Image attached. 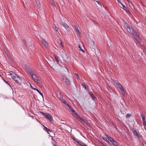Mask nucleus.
Masks as SVG:
<instances>
[{"mask_svg":"<svg viewBox=\"0 0 146 146\" xmlns=\"http://www.w3.org/2000/svg\"><path fill=\"white\" fill-rule=\"evenodd\" d=\"M10 75L13 79L18 84L21 85L22 83V79L21 77L19 76L15 72H11L10 73Z\"/></svg>","mask_w":146,"mask_h":146,"instance_id":"1","label":"nucleus"},{"mask_svg":"<svg viewBox=\"0 0 146 146\" xmlns=\"http://www.w3.org/2000/svg\"><path fill=\"white\" fill-rule=\"evenodd\" d=\"M124 26L128 32L132 34L133 35H134L136 33L135 30H133L132 27L130 26L125 21L124 22Z\"/></svg>","mask_w":146,"mask_h":146,"instance_id":"2","label":"nucleus"},{"mask_svg":"<svg viewBox=\"0 0 146 146\" xmlns=\"http://www.w3.org/2000/svg\"><path fill=\"white\" fill-rule=\"evenodd\" d=\"M74 117L76 118H77L80 119L82 121V123H84L83 125H85L89 126V124L88 122L87 121L82 118L78 115H76V116H74Z\"/></svg>","mask_w":146,"mask_h":146,"instance_id":"3","label":"nucleus"},{"mask_svg":"<svg viewBox=\"0 0 146 146\" xmlns=\"http://www.w3.org/2000/svg\"><path fill=\"white\" fill-rule=\"evenodd\" d=\"M31 76L34 80L38 83V86L40 87H41L42 85L40 83V81L39 80L38 77L35 74L31 75Z\"/></svg>","mask_w":146,"mask_h":146,"instance_id":"4","label":"nucleus"},{"mask_svg":"<svg viewBox=\"0 0 146 146\" xmlns=\"http://www.w3.org/2000/svg\"><path fill=\"white\" fill-rule=\"evenodd\" d=\"M41 113L43 114V115H44L48 119L50 122L52 123L53 122V119L52 118L51 116L49 113H44L43 112H42Z\"/></svg>","mask_w":146,"mask_h":146,"instance_id":"5","label":"nucleus"},{"mask_svg":"<svg viewBox=\"0 0 146 146\" xmlns=\"http://www.w3.org/2000/svg\"><path fill=\"white\" fill-rule=\"evenodd\" d=\"M132 131L134 136L135 137H137L139 139H140L141 137V136L138 134L136 130H134L133 129H132Z\"/></svg>","mask_w":146,"mask_h":146,"instance_id":"6","label":"nucleus"},{"mask_svg":"<svg viewBox=\"0 0 146 146\" xmlns=\"http://www.w3.org/2000/svg\"><path fill=\"white\" fill-rule=\"evenodd\" d=\"M134 35V37L135 38L136 41L138 44H140L141 41V40L140 39L139 36L137 35V33L136 34H135Z\"/></svg>","mask_w":146,"mask_h":146,"instance_id":"7","label":"nucleus"},{"mask_svg":"<svg viewBox=\"0 0 146 146\" xmlns=\"http://www.w3.org/2000/svg\"><path fill=\"white\" fill-rule=\"evenodd\" d=\"M62 26L64 27L67 30V31H70V28L68 26L66 23H63L62 24Z\"/></svg>","mask_w":146,"mask_h":146,"instance_id":"8","label":"nucleus"},{"mask_svg":"<svg viewBox=\"0 0 146 146\" xmlns=\"http://www.w3.org/2000/svg\"><path fill=\"white\" fill-rule=\"evenodd\" d=\"M63 80L65 82V83L68 85H69L70 84V82L69 80L67 79L66 77H64L62 78Z\"/></svg>","mask_w":146,"mask_h":146,"instance_id":"9","label":"nucleus"},{"mask_svg":"<svg viewBox=\"0 0 146 146\" xmlns=\"http://www.w3.org/2000/svg\"><path fill=\"white\" fill-rule=\"evenodd\" d=\"M43 127H44V130H45V131L47 132L50 135V133H49L50 132H51L52 131V130L50 131V130L47 127H46L45 126H43Z\"/></svg>","mask_w":146,"mask_h":146,"instance_id":"10","label":"nucleus"},{"mask_svg":"<svg viewBox=\"0 0 146 146\" xmlns=\"http://www.w3.org/2000/svg\"><path fill=\"white\" fill-rule=\"evenodd\" d=\"M42 44L45 47H48V45L47 43L44 40H41Z\"/></svg>","mask_w":146,"mask_h":146,"instance_id":"11","label":"nucleus"},{"mask_svg":"<svg viewBox=\"0 0 146 146\" xmlns=\"http://www.w3.org/2000/svg\"><path fill=\"white\" fill-rule=\"evenodd\" d=\"M77 143L81 146H87L84 143L80 141H77Z\"/></svg>","mask_w":146,"mask_h":146,"instance_id":"12","label":"nucleus"},{"mask_svg":"<svg viewBox=\"0 0 146 146\" xmlns=\"http://www.w3.org/2000/svg\"><path fill=\"white\" fill-rule=\"evenodd\" d=\"M68 107L70 109V110H71L75 114V115L74 116V117L75 116H76V115L78 114L76 113V112L73 109V108L70 106H68Z\"/></svg>","mask_w":146,"mask_h":146,"instance_id":"13","label":"nucleus"},{"mask_svg":"<svg viewBox=\"0 0 146 146\" xmlns=\"http://www.w3.org/2000/svg\"><path fill=\"white\" fill-rule=\"evenodd\" d=\"M115 83L117 86L120 89L123 88L121 84L119 82L115 81Z\"/></svg>","mask_w":146,"mask_h":146,"instance_id":"14","label":"nucleus"},{"mask_svg":"<svg viewBox=\"0 0 146 146\" xmlns=\"http://www.w3.org/2000/svg\"><path fill=\"white\" fill-rule=\"evenodd\" d=\"M27 70L31 76L34 74L32 70L29 68H27Z\"/></svg>","mask_w":146,"mask_h":146,"instance_id":"15","label":"nucleus"},{"mask_svg":"<svg viewBox=\"0 0 146 146\" xmlns=\"http://www.w3.org/2000/svg\"><path fill=\"white\" fill-rule=\"evenodd\" d=\"M75 29V30L77 32V35L78 36H80V32L79 31L78 27H77Z\"/></svg>","mask_w":146,"mask_h":146,"instance_id":"16","label":"nucleus"},{"mask_svg":"<svg viewBox=\"0 0 146 146\" xmlns=\"http://www.w3.org/2000/svg\"><path fill=\"white\" fill-rule=\"evenodd\" d=\"M121 91L122 94V95L124 96L125 94V93L123 88L121 89Z\"/></svg>","mask_w":146,"mask_h":146,"instance_id":"17","label":"nucleus"},{"mask_svg":"<svg viewBox=\"0 0 146 146\" xmlns=\"http://www.w3.org/2000/svg\"><path fill=\"white\" fill-rule=\"evenodd\" d=\"M62 102L65 104L66 105L68 106H70V105L65 100H63Z\"/></svg>","mask_w":146,"mask_h":146,"instance_id":"18","label":"nucleus"},{"mask_svg":"<svg viewBox=\"0 0 146 146\" xmlns=\"http://www.w3.org/2000/svg\"><path fill=\"white\" fill-rule=\"evenodd\" d=\"M50 3L53 6H55V4L53 0H50Z\"/></svg>","mask_w":146,"mask_h":146,"instance_id":"19","label":"nucleus"},{"mask_svg":"<svg viewBox=\"0 0 146 146\" xmlns=\"http://www.w3.org/2000/svg\"><path fill=\"white\" fill-rule=\"evenodd\" d=\"M123 9H124V10L127 13H129V11L127 8L126 7H125Z\"/></svg>","mask_w":146,"mask_h":146,"instance_id":"20","label":"nucleus"},{"mask_svg":"<svg viewBox=\"0 0 146 146\" xmlns=\"http://www.w3.org/2000/svg\"><path fill=\"white\" fill-rule=\"evenodd\" d=\"M112 143L115 146H117V143L115 141H114V140L112 142Z\"/></svg>","mask_w":146,"mask_h":146,"instance_id":"21","label":"nucleus"},{"mask_svg":"<svg viewBox=\"0 0 146 146\" xmlns=\"http://www.w3.org/2000/svg\"><path fill=\"white\" fill-rule=\"evenodd\" d=\"M141 118H142V121L145 120V116H144L143 114H141Z\"/></svg>","mask_w":146,"mask_h":146,"instance_id":"22","label":"nucleus"},{"mask_svg":"<svg viewBox=\"0 0 146 146\" xmlns=\"http://www.w3.org/2000/svg\"><path fill=\"white\" fill-rule=\"evenodd\" d=\"M78 47L80 49L81 51H82V52H85L81 48V47L80 44H79Z\"/></svg>","mask_w":146,"mask_h":146,"instance_id":"23","label":"nucleus"},{"mask_svg":"<svg viewBox=\"0 0 146 146\" xmlns=\"http://www.w3.org/2000/svg\"><path fill=\"white\" fill-rule=\"evenodd\" d=\"M36 3L38 7H39L40 5V2L38 1H36Z\"/></svg>","mask_w":146,"mask_h":146,"instance_id":"24","label":"nucleus"},{"mask_svg":"<svg viewBox=\"0 0 146 146\" xmlns=\"http://www.w3.org/2000/svg\"><path fill=\"white\" fill-rule=\"evenodd\" d=\"M92 98L94 100H95L96 99V97L94 96V94H92V96H91Z\"/></svg>","mask_w":146,"mask_h":146,"instance_id":"25","label":"nucleus"},{"mask_svg":"<svg viewBox=\"0 0 146 146\" xmlns=\"http://www.w3.org/2000/svg\"><path fill=\"white\" fill-rule=\"evenodd\" d=\"M36 91L39 93V94L42 96V97L43 98V96L42 94L39 90L38 89L36 90Z\"/></svg>","mask_w":146,"mask_h":146,"instance_id":"26","label":"nucleus"},{"mask_svg":"<svg viewBox=\"0 0 146 146\" xmlns=\"http://www.w3.org/2000/svg\"><path fill=\"white\" fill-rule=\"evenodd\" d=\"M23 43L24 44L25 46H27V44L26 43V41L25 40H23Z\"/></svg>","mask_w":146,"mask_h":146,"instance_id":"27","label":"nucleus"},{"mask_svg":"<svg viewBox=\"0 0 146 146\" xmlns=\"http://www.w3.org/2000/svg\"><path fill=\"white\" fill-rule=\"evenodd\" d=\"M102 139L103 140H104L105 141L107 142L108 143V141H108L107 139L106 138L104 137H102Z\"/></svg>","mask_w":146,"mask_h":146,"instance_id":"28","label":"nucleus"},{"mask_svg":"<svg viewBox=\"0 0 146 146\" xmlns=\"http://www.w3.org/2000/svg\"><path fill=\"white\" fill-rule=\"evenodd\" d=\"M143 121V125H144V126H146V122L145 121V120L143 121Z\"/></svg>","mask_w":146,"mask_h":146,"instance_id":"29","label":"nucleus"},{"mask_svg":"<svg viewBox=\"0 0 146 146\" xmlns=\"http://www.w3.org/2000/svg\"><path fill=\"white\" fill-rule=\"evenodd\" d=\"M108 140L111 142L114 140L111 137L108 139Z\"/></svg>","mask_w":146,"mask_h":146,"instance_id":"30","label":"nucleus"},{"mask_svg":"<svg viewBox=\"0 0 146 146\" xmlns=\"http://www.w3.org/2000/svg\"><path fill=\"white\" fill-rule=\"evenodd\" d=\"M130 116V114L129 113H128L126 115V118H129Z\"/></svg>","mask_w":146,"mask_h":146,"instance_id":"31","label":"nucleus"},{"mask_svg":"<svg viewBox=\"0 0 146 146\" xmlns=\"http://www.w3.org/2000/svg\"><path fill=\"white\" fill-rule=\"evenodd\" d=\"M54 29L56 31H58V28L55 26L54 27Z\"/></svg>","mask_w":146,"mask_h":146,"instance_id":"32","label":"nucleus"},{"mask_svg":"<svg viewBox=\"0 0 146 146\" xmlns=\"http://www.w3.org/2000/svg\"><path fill=\"white\" fill-rule=\"evenodd\" d=\"M55 58L56 60V62H57V63H58L59 62V60L58 59L56 56H55Z\"/></svg>","mask_w":146,"mask_h":146,"instance_id":"33","label":"nucleus"},{"mask_svg":"<svg viewBox=\"0 0 146 146\" xmlns=\"http://www.w3.org/2000/svg\"><path fill=\"white\" fill-rule=\"evenodd\" d=\"M75 74L77 77V79L78 80V79H79V77L78 75L77 74Z\"/></svg>","mask_w":146,"mask_h":146,"instance_id":"34","label":"nucleus"},{"mask_svg":"<svg viewBox=\"0 0 146 146\" xmlns=\"http://www.w3.org/2000/svg\"><path fill=\"white\" fill-rule=\"evenodd\" d=\"M82 85L83 86H84V87L86 89V86L85 83H82Z\"/></svg>","mask_w":146,"mask_h":146,"instance_id":"35","label":"nucleus"},{"mask_svg":"<svg viewBox=\"0 0 146 146\" xmlns=\"http://www.w3.org/2000/svg\"><path fill=\"white\" fill-rule=\"evenodd\" d=\"M99 142L101 144V145H102V146H106V145L104 144L103 143H102L101 141H100Z\"/></svg>","mask_w":146,"mask_h":146,"instance_id":"36","label":"nucleus"},{"mask_svg":"<svg viewBox=\"0 0 146 146\" xmlns=\"http://www.w3.org/2000/svg\"><path fill=\"white\" fill-rule=\"evenodd\" d=\"M108 144L110 145V146H113V145L109 141H108Z\"/></svg>","mask_w":146,"mask_h":146,"instance_id":"37","label":"nucleus"},{"mask_svg":"<svg viewBox=\"0 0 146 146\" xmlns=\"http://www.w3.org/2000/svg\"><path fill=\"white\" fill-rule=\"evenodd\" d=\"M106 136L107 138L108 139H109L110 138V137H111L109 135H106Z\"/></svg>","mask_w":146,"mask_h":146,"instance_id":"38","label":"nucleus"},{"mask_svg":"<svg viewBox=\"0 0 146 146\" xmlns=\"http://www.w3.org/2000/svg\"><path fill=\"white\" fill-rule=\"evenodd\" d=\"M91 44L92 45H94L95 44V43H94V42L93 41H91Z\"/></svg>","mask_w":146,"mask_h":146,"instance_id":"39","label":"nucleus"},{"mask_svg":"<svg viewBox=\"0 0 146 146\" xmlns=\"http://www.w3.org/2000/svg\"><path fill=\"white\" fill-rule=\"evenodd\" d=\"M61 46L62 47H64V46L63 45V43H62V42H61Z\"/></svg>","mask_w":146,"mask_h":146,"instance_id":"40","label":"nucleus"},{"mask_svg":"<svg viewBox=\"0 0 146 146\" xmlns=\"http://www.w3.org/2000/svg\"><path fill=\"white\" fill-rule=\"evenodd\" d=\"M4 81L8 84L10 86H11L8 83V82L5 80H4Z\"/></svg>","mask_w":146,"mask_h":146,"instance_id":"41","label":"nucleus"},{"mask_svg":"<svg viewBox=\"0 0 146 146\" xmlns=\"http://www.w3.org/2000/svg\"><path fill=\"white\" fill-rule=\"evenodd\" d=\"M118 2L120 3L121 4H122V3L121 2L120 0H117Z\"/></svg>","mask_w":146,"mask_h":146,"instance_id":"42","label":"nucleus"},{"mask_svg":"<svg viewBox=\"0 0 146 146\" xmlns=\"http://www.w3.org/2000/svg\"><path fill=\"white\" fill-rule=\"evenodd\" d=\"M93 94V93L91 92H89V94L91 96H92V94Z\"/></svg>","mask_w":146,"mask_h":146,"instance_id":"43","label":"nucleus"},{"mask_svg":"<svg viewBox=\"0 0 146 146\" xmlns=\"http://www.w3.org/2000/svg\"><path fill=\"white\" fill-rule=\"evenodd\" d=\"M121 4V5L122 6V7L123 8V9L126 7L124 5L122 4H122Z\"/></svg>","mask_w":146,"mask_h":146,"instance_id":"44","label":"nucleus"},{"mask_svg":"<svg viewBox=\"0 0 146 146\" xmlns=\"http://www.w3.org/2000/svg\"><path fill=\"white\" fill-rule=\"evenodd\" d=\"M97 2L98 3V4L100 5H101V3L100 2H99V1H97Z\"/></svg>","mask_w":146,"mask_h":146,"instance_id":"45","label":"nucleus"},{"mask_svg":"<svg viewBox=\"0 0 146 146\" xmlns=\"http://www.w3.org/2000/svg\"><path fill=\"white\" fill-rule=\"evenodd\" d=\"M73 26V27L74 28H76V27H76V25H73V26Z\"/></svg>","mask_w":146,"mask_h":146,"instance_id":"46","label":"nucleus"},{"mask_svg":"<svg viewBox=\"0 0 146 146\" xmlns=\"http://www.w3.org/2000/svg\"><path fill=\"white\" fill-rule=\"evenodd\" d=\"M33 89L35 90H36H36H38V89L35 88H33Z\"/></svg>","mask_w":146,"mask_h":146,"instance_id":"47","label":"nucleus"},{"mask_svg":"<svg viewBox=\"0 0 146 146\" xmlns=\"http://www.w3.org/2000/svg\"><path fill=\"white\" fill-rule=\"evenodd\" d=\"M31 87L32 89H33V87L31 85Z\"/></svg>","mask_w":146,"mask_h":146,"instance_id":"48","label":"nucleus"},{"mask_svg":"<svg viewBox=\"0 0 146 146\" xmlns=\"http://www.w3.org/2000/svg\"><path fill=\"white\" fill-rule=\"evenodd\" d=\"M127 1H128L129 2V0H127Z\"/></svg>","mask_w":146,"mask_h":146,"instance_id":"49","label":"nucleus"}]
</instances>
